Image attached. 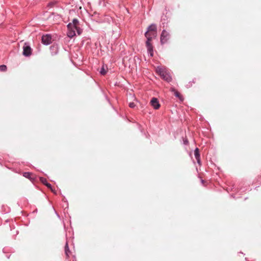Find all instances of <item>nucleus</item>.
<instances>
[{
	"label": "nucleus",
	"instance_id": "nucleus-3",
	"mask_svg": "<svg viewBox=\"0 0 261 261\" xmlns=\"http://www.w3.org/2000/svg\"><path fill=\"white\" fill-rule=\"evenodd\" d=\"M170 35L169 32L165 30H163L161 33L160 36V42L162 45H163L167 42L170 39Z\"/></svg>",
	"mask_w": 261,
	"mask_h": 261
},
{
	"label": "nucleus",
	"instance_id": "nucleus-4",
	"mask_svg": "<svg viewBox=\"0 0 261 261\" xmlns=\"http://www.w3.org/2000/svg\"><path fill=\"white\" fill-rule=\"evenodd\" d=\"M32 53V49L28 42H25L23 46L22 55L24 57H30Z\"/></svg>",
	"mask_w": 261,
	"mask_h": 261
},
{
	"label": "nucleus",
	"instance_id": "nucleus-19",
	"mask_svg": "<svg viewBox=\"0 0 261 261\" xmlns=\"http://www.w3.org/2000/svg\"><path fill=\"white\" fill-rule=\"evenodd\" d=\"M57 4V2H56V1L51 2L48 4V6H49L50 7H53V6L56 5Z\"/></svg>",
	"mask_w": 261,
	"mask_h": 261
},
{
	"label": "nucleus",
	"instance_id": "nucleus-5",
	"mask_svg": "<svg viewBox=\"0 0 261 261\" xmlns=\"http://www.w3.org/2000/svg\"><path fill=\"white\" fill-rule=\"evenodd\" d=\"M41 40L43 44L48 45L51 42V36L49 34L43 35L42 36Z\"/></svg>",
	"mask_w": 261,
	"mask_h": 261
},
{
	"label": "nucleus",
	"instance_id": "nucleus-1",
	"mask_svg": "<svg viewBox=\"0 0 261 261\" xmlns=\"http://www.w3.org/2000/svg\"><path fill=\"white\" fill-rule=\"evenodd\" d=\"M156 72L165 81L169 83L172 81V78L169 72L165 68L158 66L156 69Z\"/></svg>",
	"mask_w": 261,
	"mask_h": 261
},
{
	"label": "nucleus",
	"instance_id": "nucleus-14",
	"mask_svg": "<svg viewBox=\"0 0 261 261\" xmlns=\"http://www.w3.org/2000/svg\"><path fill=\"white\" fill-rule=\"evenodd\" d=\"M73 31H75V32H76L78 35H80L83 32V30L78 26L76 27V28H74Z\"/></svg>",
	"mask_w": 261,
	"mask_h": 261
},
{
	"label": "nucleus",
	"instance_id": "nucleus-29",
	"mask_svg": "<svg viewBox=\"0 0 261 261\" xmlns=\"http://www.w3.org/2000/svg\"><path fill=\"white\" fill-rule=\"evenodd\" d=\"M56 214L57 216H58V217L59 218L60 217L58 213H57L56 212Z\"/></svg>",
	"mask_w": 261,
	"mask_h": 261
},
{
	"label": "nucleus",
	"instance_id": "nucleus-12",
	"mask_svg": "<svg viewBox=\"0 0 261 261\" xmlns=\"http://www.w3.org/2000/svg\"><path fill=\"white\" fill-rule=\"evenodd\" d=\"M40 181L45 186H46L48 188L51 189V185L47 182L46 178L40 177Z\"/></svg>",
	"mask_w": 261,
	"mask_h": 261
},
{
	"label": "nucleus",
	"instance_id": "nucleus-31",
	"mask_svg": "<svg viewBox=\"0 0 261 261\" xmlns=\"http://www.w3.org/2000/svg\"><path fill=\"white\" fill-rule=\"evenodd\" d=\"M234 186H233V187H232V188L231 189V190H232V189H234Z\"/></svg>",
	"mask_w": 261,
	"mask_h": 261
},
{
	"label": "nucleus",
	"instance_id": "nucleus-8",
	"mask_svg": "<svg viewBox=\"0 0 261 261\" xmlns=\"http://www.w3.org/2000/svg\"><path fill=\"white\" fill-rule=\"evenodd\" d=\"M156 30L157 28L156 24L154 23H152L147 27V30L144 34V36H147V34H149V32H156Z\"/></svg>",
	"mask_w": 261,
	"mask_h": 261
},
{
	"label": "nucleus",
	"instance_id": "nucleus-13",
	"mask_svg": "<svg viewBox=\"0 0 261 261\" xmlns=\"http://www.w3.org/2000/svg\"><path fill=\"white\" fill-rule=\"evenodd\" d=\"M107 71H108L107 66H106V68H105V66L104 65H103L102 66V67H101V68H100L99 72H100V74L103 75H105L107 73Z\"/></svg>",
	"mask_w": 261,
	"mask_h": 261
},
{
	"label": "nucleus",
	"instance_id": "nucleus-11",
	"mask_svg": "<svg viewBox=\"0 0 261 261\" xmlns=\"http://www.w3.org/2000/svg\"><path fill=\"white\" fill-rule=\"evenodd\" d=\"M194 155H195V159H196L197 163L199 165H201L200 154V152H199V150L197 147H196L194 150Z\"/></svg>",
	"mask_w": 261,
	"mask_h": 261
},
{
	"label": "nucleus",
	"instance_id": "nucleus-24",
	"mask_svg": "<svg viewBox=\"0 0 261 261\" xmlns=\"http://www.w3.org/2000/svg\"><path fill=\"white\" fill-rule=\"evenodd\" d=\"M184 143L185 145H187L188 144V141L187 139H186L184 141Z\"/></svg>",
	"mask_w": 261,
	"mask_h": 261
},
{
	"label": "nucleus",
	"instance_id": "nucleus-6",
	"mask_svg": "<svg viewBox=\"0 0 261 261\" xmlns=\"http://www.w3.org/2000/svg\"><path fill=\"white\" fill-rule=\"evenodd\" d=\"M150 104L151 106L155 109L158 110L160 108L161 105L159 103V100L156 97H152L150 100Z\"/></svg>",
	"mask_w": 261,
	"mask_h": 261
},
{
	"label": "nucleus",
	"instance_id": "nucleus-2",
	"mask_svg": "<svg viewBox=\"0 0 261 261\" xmlns=\"http://www.w3.org/2000/svg\"><path fill=\"white\" fill-rule=\"evenodd\" d=\"M79 23V20L77 18H74L72 22H70L67 24L68 31L67 32V35L68 37L71 38L76 35L75 31H73V29L76 28V27H77Z\"/></svg>",
	"mask_w": 261,
	"mask_h": 261
},
{
	"label": "nucleus",
	"instance_id": "nucleus-9",
	"mask_svg": "<svg viewBox=\"0 0 261 261\" xmlns=\"http://www.w3.org/2000/svg\"><path fill=\"white\" fill-rule=\"evenodd\" d=\"M59 47L58 44H54L50 46V51L51 56H55L58 54Z\"/></svg>",
	"mask_w": 261,
	"mask_h": 261
},
{
	"label": "nucleus",
	"instance_id": "nucleus-23",
	"mask_svg": "<svg viewBox=\"0 0 261 261\" xmlns=\"http://www.w3.org/2000/svg\"><path fill=\"white\" fill-rule=\"evenodd\" d=\"M191 82H190L188 83V84H187V85H186V87H187V88H190V87H191L192 86V85H190V83H191Z\"/></svg>",
	"mask_w": 261,
	"mask_h": 261
},
{
	"label": "nucleus",
	"instance_id": "nucleus-10",
	"mask_svg": "<svg viewBox=\"0 0 261 261\" xmlns=\"http://www.w3.org/2000/svg\"><path fill=\"white\" fill-rule=\"evenodd\" d=\"M170 91L174 93V96L178 98L180 101H182L184 100V99L182 95L174 87H171L170 88Z\"/></svg>",
	"mask_w": 261,
	"mask_h": 261
},
{
	"label": "nucleus",
	"instance_id": "nucleus-17",
	"mask_svg": "<svg viewBox=\"0 0 261 261\" xmlns=\"http://www.w3.org/2000/svg\"><path fill=\"white\" fill-rule=\"evenodd\" d=\"M7 67L5 65H0V71H6L7 70Z\"/></svg>",
	"mask_w": 261,
	"mask_h": 261
},
{
	"label": "nucleus",
	"instance_id": "nucleus-33",
	"mask_svg": "<svg viewBox=\"0 0 261 261\" xmlns=\"http://www.w3.org/2000/svg\"><path fill=\"white\" fill-rule=\"evenodd\" d=\"M65 208H67V207H66V204H65Z\"/></svg>",
	"mask_w": 261,
	"mask_h": 261
},
{
	"label": "nucleus",
	"instance_id": "nucleus-28",
	"mask_svg": "<svg viewBox=\"0 0 261 261\" xmlns=\"http://www.w3.org/2000/svg\"><path fill=\"white\" fill-rule=\"evenodd\" d=\"M231 197L233 198H235V196H234V195L233 194H231Z\"/></svg>",
	"mask_w": 261,
	"mask_h": 261
},
{
	"label": "nucleus",
	"instance_id": "nucleus-22",
	"mask_svg": "<svg viewBox=\"0 0 261 261\" xmlns=\"http://www.w3.org/2000/svg\"><path fill=\"white\" fill-rule=\"evenodd\" d=\"M50 189V190L52 192H53L55 194H57V192L56 191V190L55 189H54L52 187H51V189Z\"/></svg>",
	"mask_w": 261,
	"mask_h": 261
},
{
	"label": "nucleus",
	"instance_id": "nucleus-20",
	"mask_svg": "<svg viewBox=\"0 0 261 261\" xmlns=\"http://www.w3.org/2000/svg\"><path fill=\"white\" fill-rule=\"evenodd\" d=\"M136 106V105L135 104L134 102H129V107L131 108H134Z\"/></svg>",
	"mask_w": 261,
	"mask_h": 261
},
{
	"label": "nucleus",
	"instance_id": "nucleus-25",
	"mask_svg": "<svg viewBox=\"0 0 261 261\" xmlns=\"http://www.w3.org/2000/svg\"><path fill=\"white\" fill-rule=\"evenodd\" d=\"M191 82L190 83V85H192V83H195V81H194V80L193 79L192 81H191Z\"/></svg>",
	"mask_w": 261,
	"mask_h": 261
},
{
	"label": "nucleus",
	"instance_id": "nucleus-18",
	"mask_svg": "<svg viewBox=\"0 0 261 261\" xmlns=\"http://www.w3.org/2000/svg\"><path fill=\"white\" fill-rule=\"evenodd\" d=\"M69 249L68 245V243H66L65 246V252L67 255H68V252H69Z\"/></svg>",
	"mask_w": 261,
	"mask_h": 261
},
{
	"label": "nucleus",
	"instance_id": "nucleus-15",
	"mask_svg": "<svg viewBox=\"0 0 261 261\" xmlns=\"http://www.w3.org/2000/svg\"><path fill=\"white\" fill-rule=\"evenodd\" d=\"M146 38V41L145 42H151L152 40V37L150 35V34H148L147 36H145Z\"/></svg>",
	"mask_w": 261,
	"mask_h": 261
},
{
	"label": "nucleus",
	"instance_id": "nucleus-7",
	"mask_svg": "<svg viewBox=\"0 0 261 261\" xmlns=\"http://www.w3.org/2000/svg\"><path fill=\"white\" fill-rule=\"evenodd\" d=\"M147 50V53L150 57L153 56V46L151 42H145Z\"/></svg>",
	"mask_w": 261,
	"mask_h": 261
},
{
	"label": "nucleus",
	"instance_id": "nucleus-16",
	"mask_svg": "<svg viewBox=\"0 0 261 261\" xmlns=\"http://www.w3.org/2000/svg\"><path fill=\"white\" fill-rule=\"evenodd\" d=\"M23 175L25 177H26L27 178H29V179H30L31 178V173L30 172H25L23 173Z\"/></svg>",
	"mask_w": 261,
	"mask_h": 261
},
{
	"label": "nucleus",
	"instance_id": "nucleus-30",
	"mask_svg": "<svg viewBox=\"0 0 261 261\" xmlns=\"http://www.w3.org/2000/svg\"><path fill=\"white\" fill-rule=\"evenodd\" d=\"M201 181L202 183H203L204 182V180L201 179Z\"/></svg>",
	"mask_w": 261,
	"mask_h": 261
},
{
	"label": "nucleus",
	"instance_id": "nucleus-27",
	"mask_svg": "<svg viewBox=\"0 0 261 261\" xmlns=\"http://www.w3.org/2000/svg\"><path fill=\"white\" fill-rule=\"evenodd\" d=\"M191 82L190 83V85H192V83H195V81H194V80L193 79L192 81H191Z\"/></svg>",
	"mask_w": 261,
	"mask_h": 261
},
{
	"label": "nucleus",
	"instance_id": "nucleus-21",
	"mask_svg": "<svg viewBox=\"0 0 261 261\" xmlns=\"http://www.w3.org/2000/svg\"><path fill=\"white\" fill-rule=\"evenodd\" d=\"M63 201H64V202L66 203V207H68V203L67 202V199L65 198V197H64V198L63 199Z\"/></svg>",
	"mask_w": 261,
	"mask_h": 261
},
{
	"label": "nucleus",
	"instance_id": "nucleus-26",
	"mask_svg": "<svg viewBox=\"0 0 261 261\" xmlns=\"http://www.w3.org/2000/svg\"><path fill=\"white\" fill-rule=\"evenodd\" d=\"M191 82L190 83V85H192V83H195V81H194V80L193 79L192 81H191Z\"/></svg>",
	"mask_w": 261,
	"mask_h": 261
},
{
	"label": "nucleus",
	"instance_id": "nucleus-32",
	"mask_svg": "<svg viewBox=\"0 0 261 261\" xmlns=\"http://www.w3.org/2000/svg\"><path fill=\"white\" fill-rule=\"evenodd\" d=\"M18 231H16V234H18Z\"/></svg>",
	"mask_w": 261,
	"mask_h": 261
}]
</instances>
